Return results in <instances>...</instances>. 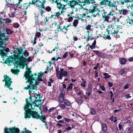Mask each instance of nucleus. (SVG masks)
<instances>
[{"mask_svg": "<svg viewBox=\"0 0 133 133\" xmlns=\"http://www.w3.org/2000/svg\"><path fill=\"white\" fill-rule=\"evenodd\" d=\"M31 71L28 69L25 72L24 76L27 82L30 83V85L27 87H25V89H29L30 94L32 92V90H37V85H39V82L42 81V79L43 72H41L39 75L36 74L31 75L30 73Z\"/></svg>", "mask_w": 133, "mask_h": 133, "instance_id": "obj_1", "label": "nucleus"}, {"mask_svg": "<svg viewBox=\"0 0 133 133\" xmlns=\"http://www.w3.org/2000/svg\"><path fill=\"white\" fill-rule=\"evenodd\" d=\"M18 55H15V67L13 69L11 70V72L15 74H17L19 71V70L17 69L18 67L19 68V66H21V68L23 69L26 65L27 62H30L32 61V60L30 57H29L28 58L24 57H23V54L21 52H20Z\"/></svg>", "mask_w": 133, "mask_h": 133, "instance_id": "obj_2", "label": "nucleus"}, {"mask_svg": "<svg viewBox=\"0 0 133 133\" xmlns=\"http://www.w3.org/2000/svg\"><path fill=\"white\" fill-rule=\"evenodd\" d=\"M28 98L26 99V104L24 107V118L26 119L30 118L32 116L33 118L39 119L40 118V115L37 112L32 111L31 110H34V106L31 105L28 102Z\"/></svg>", "mask_w": 133, "mask_h": 133, "instance_id": "obj_3", "label": "nucleus"}, {"mask_svg": "<svg viewBox=\"0 0 133 133\" xmlns=\"http://www.w3.org/2000/svg\"><path fill=\"white\" fill-rule=\"evenodd\" d=\"M28 99V102L30 103V104L34 106V107L35 106L40 108L41 107L42 104L43 103L44 101L42 100L41 99L35 101H33L32 99V97H30L29 99Z\"/></svg>", "mask_w": 133, "mask_h": 133, "instance_id": "obj_4", "label": "nucleus"}, {"mask_svg": "<svg viewBox=\"0 0 133 133\" xmlns=\"http://www.w3.org/2000/svg\"><path fill=\"white\" fill-rule=\"evenodd\" d=\"M34 0V2L32 3V4L34 3V5H36L39 8H42L45 9V6L44 5L46 1V0Z\"/></svg>", "mask_w": 133, "mask_h": 133, "instance_id": "obj_5", "label": "nucleus"}, {"mask_svg": "<svg viewBox=\"0 0 133 133\" xmlns=\"http://www.w3.org/2000/svg\"><path fill=\"white\" fill-rule=\"evenodd\" d=\"M4 79L2 81L3 82H5V87L7 88H9V90H12V88H10V86H11V84L12 83L11 79L9 76H7L6 75L4 76Z\"/></svg>", "mask_w": 133, "mask_h": 133, "instance_id": "obj_6", "label": "nucleus"}, {"mask_svg": "<svg viewBox=\"0 0 133 133\" xmlns=\"http://www.w3.org/2000/svg\"><path fill=\"white\" fill-rule=\"evenodd\" d=\"M83 3V2H81V1L77 0H72L70 1H69L68 4L67 5L69 7L71 8L72 9H75V6L78 5H79V3Z\"/></svg>", "mask_w": 133, "mask_h": 133, "instance_id": "obj_7", "label": "nucleus"}, {"mask_svg": "<svg viewBox=\"0 0 133 133\" xmlns=\"http://www.w3.org/2000/svg\"><path fill=\"white\" fill-rule=\"evenodd\" d=\"M114 27V25H109L108 27L107 30H108V32L109 33H110V31H111V34H112V35L114 36L115 37H116L117 36V33L119 32V31H116L115 30H114V32H112L113 31L111 30L113 29Z\"/></svg>", "mask_w": 133, "mask_h": 133, "instance_id": "obj_8", "label": "nucleus"}, {"mask_svg": "<svg viewBox=\"0 0 133 133\" xmlns=\"http://www.w3.org/2000/svg\"><path fill=\"white\" fill-rule=\"evenodd\" d=\"M62 1H60V2H59V3L57 5V7L59 9V10H60L61 9H62V11H61V14H62V11L64 9L65 10L66 8H65L66 6L67 5V4L65 3L64 4H62Z\"/></svg>", "mask_w": 133, "mask_h": 133, "instance_id": "obj_9", "label": "nucleus"}, {"mask_svg": "<svg viewBox=\"0 0 133 133\" xmlns=\"http://www.w3.org/2000/svg\"><path fill=\"white\" fill-rule=\"evenodd\" d=\"M96 11H100V10H99L97 8V5L96 4H93L90 7V8L89 9V13H93Z\"/></svg>", "mask_w": 133, "mask_h": 133, "instance_id": "obj_10", "label": "nucleus"}, {"mask_svg": "<svg viewBox=\"0 0 133 133\" xmlns=\"http://www.w3.org/2000/svg\"><path fill=\"white\" fill-rule=\"evenodd\" d=\"M34 0H32V2H30L29 4L28 3H24L21 5V7L23 10H26L30 4L34 5V3H33V2H34Z\"/></svg>", "mask_w": 133, "mask_h": 133, "instance_id": "obj_11", "label": "nucleus"}, {"mask_svg": "<svg viewBox=\"0 0 133 133\" xmlns=\"http://www.w3.org/2000/svg\"><path fill=\"white\" fill-rule=\"evenodd\" d=\"M33 90H32V92L29 94V95H30V94L31 93L34 94V96L35 98V100L34 101L41 99V97H40L41 95L39 94H37L36 93H34L35 92L34 91H33V93H32Z\"/></svg>", "mask_w": 133, "mask_h": 133, "instance_id": "obj_12", "label": "nucleus"}, {"mask_svg": "<svg viewBox=\"0 0 133 133\" xmlns=\"http://www.w3.org/2000/svg\"><path fill=\"white\" fill-rule=\"evenodd\" d=\"M93 51L95 52L97 55L100 57L101 58H104L105 57V54L99 51L93 50Z\"/></svg>", "mask_w": 133, "mask_h": 133, "instance_id": "obj_13", "label": "nucleus"}, {"mask_svg": "<svg viewBox=\"0 0 133 133\" xmlns=\"http://www.w3.org/2000/svg\"><path fill=\"white\" fill-rule=\"evenodd\" d=\"M66 27L65 26L60 25L58 27V31H62L64 33L66 34L68 31V29L66 28Z\"/></svg>", "mask_w": 133, "mask_h": 133, "instance_id": "obj_14", "label": "nucleus"}, {"mask_svg": "<svg viewBox=\"0 0 133 133\" xmlns=\"http://www.w3.org/2000/svg\"><path fill=\"white\" fill-rule=\"evenodd\" d=\"M68 72L66 71H64L63 72L60 73L59 75L58 76V78L60 79L61 80L62 79V77L64 76L65 77H66L68 76Z\"/></svg>", "mask_w": 133, "mask_h": 133, "instance_id": "obj_15", "label": "nucleus"}, {"mask_svg": "<svg viewBox=\"0 0 133 133\" xmlns=\"http://www.w3.org/2000/svg\"><path fill=\"white\" fill-rule=\"evenodd\" d=\"M104 11L103 14L104 15H102V16L103 18H104V21L107 22H109V20L110 18V17L108 16V15H107V14H106L107 13L106 12H105L104 11Z\"/></svg>", "mask_w": 133, "mask_h": 133, "instance_id": "obj_16", "label": "nucleus"}, {"mask_svg": "<svg viewBox=\"0 0 133 133\" xmlns=\"http://www.w3.org/2000/svg\"><path fill=\"white\" fill-rule=\"evenodd\" d=\"M21 52L23 54V57H24L23 56H28L29 55V52H28L26 50H25L24 51H23L22 50H21L20 51H19L18 52V54L17 55H18L19 54V52Z\"/></svg>", "mask_w": 133, "mask_h": 133, "instance_id": "obj_17", "label": "nucleus"}, {"mask_svg": "<svg viewBox=\"0 0 133 133\" xmlns=\"http://www.w3.org/2000/svg\"><path fill=\"white\" fill-rule=\"evenodd\" d=\"M64 94L62 93H60L58 97L59 101L60 102H62L64 100Z\"/></svg>", "mask_w": 133, "mask_h": 133, "instance_id": "obj_18", "label": "nucleus"}, {"mask_svg": "<svg viewBox=\"0 0 133 133\" xmlns=\"http://www.w3.org/2000/svg\"><path fill=\"white\" fill-rule=\"evenodd\" d=\"M13 60H14L12 59L11 58H9L6 59V63L9 65H11L13 62Z\"/></svg>", "mask_w": 133, "mask_h": 133, "instance_id": "obj_19", "label": "nucleus"}, {"mask_svg": "<svg viewBox=\"0 0 133 133\" xmlns=\"http://www.w3.org/2000/svg\"><path fill=\"white\" fill-rule=\"evenodd\" d=\"M35 24L36 25H39L40 24L41 22L39 20L38 16H36L35 17Z\"/></svg>", "mask_w": 133, "mask_h": 133, "instance_id": "obj_20", "label": "nucleus"}, {"mask_svg": "<svg viewBox=\"0 0 133 133\" xmlns=\"http://www.w3.org/2000/svg\"><path fill=\"white\" fill-rule=\"evenodd\" d=\"M101 126L102 130L104 132L106 131L107 130V128L106 124H103Z\"/></svg>", "mask_w": 133, "mask_h": 133, "instance_id": "obj_21", "label": "nucleus"}, {"mask_svg": "<svg viewBox=\"0 0 133 133\" xmlns=\"http://www.w3.org/2000/svg\"><path fill=\"white\" fill-rule=\"evenodd\" d=\"M56 71L57 75H59L60 73H62L63 71V69L61 68V69L60 71L59 70V68H56Z\"/></svg>", "mask_w": 133, "mask_h": 133, "instance_id": "obj_22", "label": "nucleus"}, {"mask_svg": "<svg viewBox=\"0 0 133 133\" xmlns=\"http://www.w3.org/2000/svg\"><path fill=\"white\" fill-rule=\"evenodd\" d=\"M75 101L77 102L79 105H81L83 102L82 100L78 98H75Z\"/></svg>", "mask_w": 133, "mask_h": 133, "instance_id": "obj_23", "label": "nucleus"}, {"mask_svg": "<svg viewBox=\"0 0 133 133\" xmlns=\"http://www.w3.org/2000/svg\"><path fill=\"white\" fill-rule=\"evenodd\" d=\"M109 0H104L100 3V4L102 5L108 4Z\"/></svg>", "mask_w": 133, "mask_h": 133, "instance_id": "obj_24", "label": "nucleus"}, {"mask_svg": "<svg viewBox=\"0 0 133 133\" xmlns=\"http://www.w3.org/2000/svg\"><path fill=\"white\" fill-rule=\"evenodd\" d=\"M92 87L91 85L90 84H89L88 87L87 88V91L88 92H92Z\"/></svg>", "mask_w": 133, "mask_h": 133, "instance_id": "obj_25", "label": "nucleus"}, {"mask_svg": "<svg viewBox=\"0 0 133 133\" xmlns=\"http://www.w3.org/2000/svg\"><path fill=\"white\" fill-rule=\"evenodd\" d=\"M77 19L74 20L73 22V25H77L78 23V20L80 19V18L77 17Z\"/></svg>", "mask_w": 133, "mask_h": 133, "instance_id": "obj_26", "label": "nucleus"}, {"mask_svg": "<svg viewBox=\"0 0 133 133\" xmlns=\"http://www.w3.org/2000/svg\"><path fill=\"white\" fill-rule=\"evenodd\" d=\"M119 61L121 64H123L125 63L126 60L124 58H123L119 59Z\"/></svg>", "mask_w": 133, "mask_h": 133, "instance_id": "obj_27", "label": "nucleus"}, {"mask_svg": "<svg viewBox=\"0 0 133 133\" xmlns=\"http://www.w3.org/2000/svg\"><path fill=\"white\" fill-rule=\"evenodd\" d=\"M90 112L91 114L94 115L96 114V112L94 109L91 108L90 109Z\"/></svg>", "mask_w": 133, "mask_h": 133, "instance_id": "obj_28", "label": "nucleus"}, {"mask_svg": "<svg viewBox=\"0 0 133 133\" xmlns=\"http://www.w3.org/2000/svg\"><path fill=\"white\" fill-rule=\"evenodd\" d=\"M64 103L66 105L70 106L71 104L70 102L67 99H65L64 101Z\"/></svg>", "mask_w": 133, "mask_h": 133, "instance_id": "obj_29", "label": "nucleus"}, {"mask_svg": "<svg viewBox=\"0 0 133 133\" xmlns=\"http://www.w3.org/2000/svg\"><path fill=\"white\" fill-rule=\"evenodd\" d=\"M6 31L7 34H10L12 33L13 31L9 28H6Z\"/></svg>", "mask_w": 133, "mask_h": 133, "instance_id": "obj_30", "label": "nucleus"}, {"mask_svg": "<svg viewBox=\"0 0 133 133\" xmlns=\"http://www.w3.org/2000/svg\"><path fill=\"white\" fill-rule=\"evenodd\" d=\"M52 63L51 61H49V62L48 63L47 65V66L46 67V68H47L48 69H50V67L51 66Z\"/></svg>", "mask_w": 133, "mask_h": 133, "instance_id": "obj_31", "label": "nucleus"}, {"mask_svg": "<svg viewBox=\"0 0 133 133\" xmlns=\"http://www.w3.org/2000/svg\"><path fill=\"white\" fill-rule=\"evenodd\" d=\"M50 81H49L48 82V85L49 87H51V83H52L53 82L54 80L51 78H50Z\"/></svg>", "mask_w": 133, "mask_h": 133, "instance_id": "obj_32", "label": "nucleus"}, {"mask_svg": "<svg viewBox=\"0 0 133 133\" xmlns=\"http://www.w3.org/2000/svg\"><path fill=\"white\" fill-rule=\"evenodd\" d=\"M45 21V23L46 25H50V24L48 22L49 19H47L46 17L44 20Z\"/></svg>", "mask_w": 133, "mask_h": 133, "instance_id": "obj_33", "label": "nucleus"}, {"mask_svg": "<svg viewBox=\"0 0 133 133\" xmlns=\"http://www.w3.org/2000/svg\"><path fill=\"white\" fill-rule=\"evenodd\" d=\"M113 12V11L112 10H111L109 12V13L108 14L106 13V14H107V15H108V16H113L114 15V14L112 13Z\"/></svg>", "mask_w": 133, "mask_h": 133, "instance_id": "obj_34", "label": "nucleus"}, {"mask_svg": "<svg viewBox=\"0 0 133 133\" xmlns=\"http://www.w3.org/2000/svg\"><path fill=\"white\" fill-rule=\"evenodd\" d=\"M103 75L105 76L104 78L105 79H107V78H109L110 77V75H108V74L106 73H104L103 74Z\"/></svg>", "mask_w": 133, "mask_h": 133, "instance_id": "obj_35", "label": "nucleus"}, {"mask_svg": "<svg viewBox=\"0 0 133 133\" xmlns=\"http://www.w3.org/2000/svg\"><path fill=\"white\" fill-rule=\"evenodd\" d=\"M86 83V81H84L83 82L81 83L80 84L81 87L84 88L85 87Z\"/></svg>", "mask_w": 133, "mask_h": 133, "instance_id": "obj_36", "label": "nucleus"}, {"mask_svg": "<svg viewBox=\"0 0 133 133\" xmlns=\"http://www.w3.org/2000/svg\"><path fill=\"white\" fill-rule=\"evenodd\" d=\"M128 12V11L127 10L123 9L122 11V14L124 15H126L127 14Z\"/></svg>", "mask_w": 133, "mask_h": 133, "instance_id": "obj_37", "label": "nucleus"}, {"mask_svg": "<svg viewBox=\"0 0 133 133\" xmlns=\"http://www.w3.org/2000/svg\"><path fill=\"white\" fill-rule=\"evenodd\" d=\"M39 119L41 120L43 122L45 123L44 121L46 119L44 116L42 115L41 117H40V118Z\"/></svg>", "mask_w": 133, "mask_h": 133, "instance_id": "obj_38", "label": "nucleus"}, {"mask_svg": "<svg viewBox=\"0 0 133 133\" xmlns=\"http://www.w3.org/2000/svg\"><path fill=\"white\" fill-rule=\"evenodd\" d=\"M45 9L48 12H49L51 10V8L50 6H46L45 7Z\"/></svg>", "mask_w": 133, "mask_h": 133, "instance_id": "obj_39", "label": "nucleus"}, {"mask_svg": "<svg viewBox=\"0 0 133 133\" xmlns=\"http://www.w3.org/2000/svg\"><path fill=\"white\" fill-rule=\"evenodd\" d=\"M108 5L109 6L113 7L115 6V5L112 4L111 2L109 1Z\"/></svg>", "mask_w": 133, "mask_h": 133, "instance_id": "obj_40", "label": "nucleus"}, {"mask_svg": "<svg viewBox=\"0 0 133 133\" xmlns=\"http://www.w3.org/2000/svg\"><path fill=\"white\" fill-rule=\"evenodd\" d=\"M73 18H77V17H76L74 16H73V17H72V16L70 17L69 18V19L68 20V21L69 22H71L72 20V19H73Z\"/></svg>", "mask_w": 133, "mask_h": 133, "instance_id": "obj_41", "label": "nucleus"}, {"mask_svg": "<svg viewBox=\"0 0 133 133\" xmlns=\"http://www.w3.org/2000/svg\"><path fill=\"white\" fill-rule=\"evenodd\" d=\"M59 106L62 109H64L65 107V105L64 104H59Z\"/></svg>", "mask_w": 133, "mask_h": 133, "instance_id": "obj_42", "label": "nucleus"}, {"mask_svg": "<svg viewBox=\"0 0 133 133\" xmlns=\"http://www.w3.org/2000/svg\"><path fill=\"white\" fill-rule=\"evenodd\" d=\"M5 20V22L7 23H10L11 22V20L8 18H6L4 19Z\"/></svg>", "mask_w": 133, "mask_h": 133, "instance_id": "obj_43", "label": "nucleus"}, {"mask_svg": "<svg viewBox=\"0 0 133 133\" xmlns=\"http://www.w3.org/2000/svg\"><path fill=\"white\" fill-rule=\"evenodd\" d=\"M105 37L106 38L105 39H110L111 38L110 36V35L109 34H107L106 35L105 34L104 35Z\"/></svg>", "mask_w": 133, "mask_h": 133, "instance_id": "obj_44", "label": "nucleus"}, {"mask_svg": "<svg viewBox=\"0 0 133 133\" xmlns=\"http://www.w3.org/2000/svg\"><path fill=\"white\" fill-rule=\"evenodd\" d=\"M68 52H65L63 55L62 57V58H65L68 55Z\"/></svg>", "mask_w": 133, "mask_h": 133, "instance_id": "obj_45", "label": "nucleus"}, {"mask_svg": "<svg viewBox=\"0 0 133 133\" xmlns=\"http://www.w3.org/2000/svg\"><path fill=\"white\" fill-rule=\"evenodd\" d=\"M133 19H131L130 20H129V21L128 22V23L130 24H133Z\"/></svg>", "mask_w": 133, "mask_h": 133, "instance_id": "obj_46", "label": "nucleus"}, {"mask_svg": "<svg viewBox=\"0 0 133 133\" xmlns=\"http://www.w3.org/2000/svg\"><path fill=\"white\" fill-rule=\"evenodd\" d=\"M60 14L59 11H58L56 13L55 15V16L57 18H58L59 16L60 15Z\"/></svg>", "mask_w": 133, "mask_h": 133, "instance_id": "obj_47", "label": "nucleus"}, {"mask_svg": "<svg viewBox=\"0 0 133 133\" xmlns=\"http://www.w3.org/2000/svg\"><path fill=\"white\" fill-rule=\"evenodd\" d=\"M125 71L123 69L119 71V73L121 75H122L125 72Z\"/></svg>", "mask_w": 133, "mask_h": 133, "instance_id": "obj_48", "label": "nucleus"}, {"mask_svg": "<svg viewBox=\"0 0 133 133\" xmlns=\"http://www.w3.org/2000/svg\"><path fill=\"white\" fill-rule=\"evenodd\" d=\"M3 21H4L5 19L2 18V17H0V24H3Z\"/></svg>", "mask_w": 133, "mask_h": 133, "instance_id": "obj_49", "label": "nucleus"}, {"mask_svg": "<svg viewBox=\"0 0 133 133\" xmlns=\"http://www.w3.org/2000/svg\"><path fill=\"white\" fill-rule=\"evenodd\" d=\"M36 34V36L38 37H39L41 35V34L39 32H37Z\"/></svg>", "mask_w": 133, "mask_h": 133, "instance_id": "obj_50", "label": "nucleus"}, {"mask_svg": "<svg viewBox=\"0 0 133 133\" xmlns=\"http://www.w3.org/2000/svg\"><path fill=\"white\" fill-rule=\"evenodd\" d=\"M96 40H95L93 43L92 44V45H93L94 48H95V45H96Z\"/></svg>", "mask_w": 133, "mask_h": 133, "instance_id": "obj_51", "label": "nucleus"}, {"mask_svg": "<svg viewBox=\"0 0 133 133\" xmlns=\"http://www.w3.org/2000/svg\"><path fill=\"white\" fill-rule=\"evenodd\" d=\"M11 4L13 5L14 6L17 7L18 5V4L16 3V4H15L14 2H12V3H11Z\"/></svg>", "mask_w": 133, "mask_h": 133, "instance_id": "obj_52", "label": "nucleus"}, {"mask_svg": "<svg viewBox=\"0 0 133 133\" xmlns=\"http://www.w3.org/2000/svg\"><path fill=\"white\" fill-rule=\"evenodd\" d=\"M91 28V25H87L86 26V28H85V29H87L88 30H90Z\"/></svg>", "mask_w": 133, "mask_h": 133, "instance_id": "obj_53", "label": "nucleus"}, {"mask_svg": "<svg viewBox=\"0 0 133 133\" xmlns=\"http://www.w3.org/2000/svg\"><path fill=\"white\" fill-rule=\"evenodd\" d=\"M129 86V85L127 84H126L124 86V89H126L127 88H128Z\"/></svg>", "mask_w": 133, "mask_h": 133, "instance_id": "obj_54", "label": "nucleus"}, {"mask_svg": "<svg viewBox=\"0 0 133 133\" xmlns=\"http://www.w3.org/2000/svg\"><path fill=\"white\" fill-rule=\"evenodd\" d=\"M56 125L60 127H62L63 126V125L59 123H57Z\"/></svg>", "mask_w": 133, "mask_h": 133, "instance_id": "obj_55", "label": "nucleus"}, {"mask_svg": "<svg viewBox=\"0 0 133 133\" xmlns=\"http://www.w3.org/2000/svg\"><path fill=\"white\" fill-rule=\"evenodd\" d=\"M60 1H63L65 3H66L67 4H69L68 2L69 1L68 0H60Z\"/></svg>", "mask_w": 133, "mask_h": 133, "instance_id": "obj_56", "label": "nucleus"}, {"mask_svg": "<svg viewBox=\"0 0 133 133\" xmlns=\"http://www.w3.org/2000/svg\"><path fill=\"white\" fill-rule=\"evenodd\" d=\"M72 86L69 85L68 87L67 88V91H68L70 90H71L72 89Z\"/></svg>", "mask_w": 133, "mask_h": 133, "instance_id": "obj_57", "label": "nucleus"}, {"mask_svg": "<svg viewBox=\"0 0 133 133\" xmlns=\"http://www.w3.org/2000/svg\"><path fill=\"white\" fill-rule=\"evenodd\" d=\"M129 94H127L125 95V97L126 98H129L131 97V96H130Z\"/></svg>", "mask_w": 133, "mask_h": 133, "instance_id": "obj_58", "label": "nucleus"}, {"mask_svg": "<svg viewBox=\"0 0 133 133\" xmlns=\"http://www.w3.org/2000/svg\"><path fill=\"white\" fill-rule=\"evenodd\" d=\"M64 120L67 122H69L70 121V119L66 118H64Z\"/></svg>", "mask_w": 133, "mask_h": 133, "instance_id": "obj_59", "label": "nucleus"}, {"mask_svg": "<svg viewBox=\"0 0 133 133\" xmlns=\"http://www.w3.org/2000/svg\"><path fill=\"white\" fill-rule=\"evenodd\" d=\"M50 69H47V68H46V70L43 73V75L44 73L45 74H47L48 72L49 71V70Z\"/></svg>", "mask_w": 133, "mask_h": 133, "instance_id": "obj_60", "label": "nucleus"}, {"mask_svg": "<svg viewBox=\"0 0 133 133\" xmlns=\"http://www.w3.org/2000/svg\"><path fill=\"white\" fill-rule=\"evenodd\" d=\"M120 2L122 5H123L125 1V0H120Z\"/></svg>", "mask_w": 133, "mask_h": 133, "instance_id": "obj_61", "label": "nucleus"}, {"mask_svg": "<svg viewBox=\"0 0 133 133\" xmlns=\"http://www.w3.org/2000/svg\"><path fill=\"white\" fill-rule=\"evenodd\" d=\"M62 118V116L60 115H58L57 117L58 119L59 120L61 119Z\"/></svg>", "mask_w": 133, "mask_h": 133, "instance_id": "obj_62", "label": "nucleus"}, {"mask_svg": "<svg viewBox=\"0 0 133 133\" xmlns=\"http://www.w3.org/2000/svg\"><path fill=\"white\" fill-rule=\"evenodd\" d=\"M83 91H81L78 93V95H83Z\"/></svg>", "mask_w": 133, "mask_h": 133, "instance_id": "obj_63", "label": "nucleus"}, {"mask_svg": "<svg viewBox=\"0 0 133 133\" xmlns=\"http://www.w3.org/2000/svg\"><path fill=\"white\" fill-rule=\"evenodd\" d=\"M128 60L130 62L133 61V57L129 58L128 59Z\"/></svg>", "mask_w": 133, "mask_h": 133, "instance_id": "obj_64", "label": "nucleus"}]
</instances>
